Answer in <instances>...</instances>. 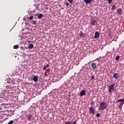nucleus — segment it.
<instances>
[{"label": "nucleus", "instance_id": "f257e3e1", "mask_svg": "<svg viewBox=\"0 0 124 124\" xmlns=\"http://www.w3.org/2000/svg\"><path fill=\"white\" fill-rule=\"evenodd\" d=\"M107 107H108V105H107V103L104 102H102L100 104V106L99 107V110H102V111H103L104 109H106Z\"/></svg>", "mask_w": 124, "mask_h": 124}, {"label": "nucleus", "instance_id": "f03ea898", "mask_svg": "<svg viewBox=\"0 0 124 124\" xmlns=\"http://www.w3.org/2000/svg\"><path fill=\"white\" fill-rule=\"evenodd\" d=\"M117 102H120L118 105L119 108L122 111L123 110V106H124V101L123 99H120L117 100Z\"/></svg>", "mask_w": 124, "mask_h": 124}, {"label": "nucleus", "instance_id": "7ed1b4c3", "mask_svg": "<svg viewBox=\"0 0 124 124\" xmlns=\"http://www.w3.org/2000/svg\"><path fill=\"white\" fill-rule=\"evenodd\" d=\"M115 83H113L112 84H111L110 86L108 87V93H112V91H115Z\"/></svg>", "mask_w": 124, "mask_h": 124}, {"label": "nucleus", "instance_id": "20e7f679", "mask_svg": "<svg viewBox=\"0 0 124 124\" xmlns=\"http://www.w3.org/2000/svg\"><path fill=\"white\" fill-rule=\"evenodd\" d=\"M89 112L91 114H95V109H93V107H91L89 108Z\"/></svg>", "mask_w": 124, "mask_h": 124}, {"label": "nucleus", "instance_id": "39448f33", "mask_svg": "<svg viewBox=\"0 0 124 124\" xmlns=\"http://www.w3.org/2000/svg\"><path fill=\"white\" fill-rule=\"evenodd\" d=\"M117 13L119 15H122L123 9L120 8H118L117 10Z\"/></svg>", "mask_w": 124, "mask_h": 124}, {"label": "nucleus", "instance_id": "423d86ee", "mask_svg": "<svg viewBox=\"0 0 124 124\" xmlns=\"http://www.w3.org/2000/svg\"><path fill=\"white\" fill-rule=\"evenodd\" d=\"M98 37H99V32H98V31H96L95 32L94 38H95V39H97V38H98Z\"/></svg>", "mask_w": 124, "mask_h": 124}, {"label": "nucleus", "instance_id": "0eeeda50", "mask_svg": "<svg viewBox=\"0 0 124 124\" xmlns=\"http://www.w3.org/2000/svg\"><path fill=\"white\" fill-rule=\"evenodd\" d=\"M83 95H86V90H82L80 93V96H83Z\"/></svg>", "mask_w": 124, "mask_h": 124}, {"label": "nucleus", "instance_id": "6e6552de", "mask_svg": "<svg viewBox=\"0 0 124 124\" xmlns=\"http://www.w3.org/2000/svg\"><path fill=\"white\" fill-rule=\"evenodd\" d=\"M40 4H38L37 5H35V7H36L35 9V10H40V9H41V8H40Z\"/></svg>", "mask_w": 124, "mask_h": 124}, {"label": "nucleus", "instance_id": "1a4fd4ad", "mask_svg": "<svg viewBox=\"0 0 124 124\" xmlns=\"http://www.w3.org/2000/svg\"><path fill=\"white\" fill-rule=\"evenodd\" d=\"M96 24H97V21H96V20H93L91 21V25L92 26H95V25H96Z\"/></svg>", "mask_w": 124, "mask_h": 124}, {"label": "nucleus", "instance_id": "9d476101", "mask_svg": "<svg viewBox=\"0 0 124 124\" xmlns=\"http://www.w3.org/2000/svg\"><path fill=\"white\" fill-rule=\"evenodd\" d=\"M91 66L93 69H95L96 68V63H92Z\"/></svg>", "mask_w": 124, "mask_h": 124}, {"label": "nucleus", "instance_id": "9b49d317", "mask_svg": "<svg viewBox=\"0 0 124 124\" xmlns=\"http://www.w3.org/2000/svg\"><path fill=\"white\" fill-rule=\"evenodd\" d=\"M80 37L85 38V33H83L82 31H80V33L79 34Z\"/></svg>", "mask_w": 124, "mask_h": 124}, {"label": "nucleus", "instance_id": "f8f14e48", "mask_svg": "<svg viewBox=\"0 0 124 124\" xmlns=\"http://www.w3.org/2000/svg\"><path fill=\"white\" fill-rule=\"evenodd\" d=\"M114 79H118L119 78V75L117 73H114L113 75Z\"/></svg>", "mask_w": 124, "mask_h": 124}, {"label": "nucleus", "instance_id": "ddd939ff", "mask_svg": "<svg viewBox=\"0 0 124 124\" xmlns=\"http://www.w3.org/2000/svg\"><path fill=\"white\" fill-rule=\"evenodd\" d=\"M84 1L86 4H88V3H91L93 1V0H84Z\"/></svg>", "mask_w": 124, "mask_h": 124}, {"label": "nucleus", "instance_id": "4468645a", "mask_svg": "<svg viewBox=\"0 0 124 124\" xmlns=\"http://www.w3.org/2000/svg\"><path fill=\"white\" fill-rule=\"evenodd\" d=\"M27 120L28 121H30V120H31V118L32 117V115L31 114H29V115L27 116Z\"/></svg>", "mask_w": 124, "mask_h": 124}, {"label": "nucleus", "instance_id": "2eb2a0df", "mask_svg": "<svg viewBox=\"0 0 124 124\" xmlns=\"http://www.w3.org/2000/svg\"><path fill=\"white\" fill-rule=\"evenodd\" d=\"M33 81H34V82H37V81H38V78H37V77H34L33 78Z\"/></svg>", "mask_w": 124, "mask_h": 124}, {"label": "nucleus", "instance_id": "dca6fc26", "mask_svg": "<svg viewBox=\"0 0 124 124\" xmlns=\"http://www.w3.org/2000/svg\"><path fill=\"white\" fill-rule=\"evenodd\" d=\"M33 48V44H31L28 46V48L29 49H32Z\"/></svg>", "mask_w": 124, "mask_h": 124}, {"label": "nucleus", "instance_id": "f3484780", "mask_svg": "<svg viewBox=\"0 0 124 124\" xmlns=\"http://www.w3.org/2000/svg\"><path fill=\"white\" fill-rule=\"evenodd\" d=\"M43 17V14H40L38 16V19H41Z\"/></svg>", "mask_w": 124, "mask_h": 124}, {"label": "nucleus", "instance_id": "a211bd4d", "mask_svg": "<svg viewBox=\"0 0 124 124\" xmlns=\"http://www.w3.org/2000/svg\"><path fill=\"white\" fill-rule=\"evenodd\" d=\"M13 48L14 49H18L19 48V46L18 45L14 46Z\"/></svg>", "mask_w": 124, "mask_h": 124}, {"label": "nucleus", "instance_id": "6ab92c4d", "mask_svg": "<svg viewBox=\"0 0 124 124\" xmlns=\"http://www.w3.org/2000/svg\"><path fill=\"white\" fill-rule=\"evenodd\" d=\"M116 10V5H113L111 10Z\"/></svg>", "mask_w": 124, "mask_h": 124}, {"label": "nucleus", "instance_id": "aec40b11", "mask_svg": "<svg viewBox=\"0 0 124 124\" xmlns=\"http://www.w3.org/2000/svg\"><path fill=\"white\" fill-rule=\"evenodd\" d=\"M31 24H33V25H35L36 24V21L33 20V21H31Z\"/></svg>", "mask_w": 124, "mask_h": 124}, {"label": "nucleus", "instance_id": "412c9836", "mask_svg": "<svg viewBox=\"0 0 124 124\" xmlns=\"http://www.w3.org/2000/svg\"><path fill=\"white\" fill-rule=\"evenodd\" d=\"M115 60L116 61H119V60H120V56L119 55L116 56L115 58Z\"/></svg>", "mask_w": 124, "mask_h": 124}, {"label": "nucleus", "instance_id": "4be33fe9", "mask_svg": "<svg viewBox=\"0 0 124 124\" xmlns=\"http://www.w3.org/2000/svg\"><path fill=\"white\" fill-rule=\"evenodd\" d=\"M66 6L68 8V7H70V4H69V3H68V2H66Z\"/></svg>", "mask_w": 124, "mask_h": 124}, {"label": "nucleus", "instance_id": "5701e85b", "mask_svg": "<svg viewBox=\"0 0 124 124\" xmlns=\"http://www.w3.org/2000/svg\"><path fill=\"white\" fill-rule=\"evenodd\" d=\"M14 124V121L13 120L10 121L8 123V124Z\"/></svg>", "mask_w": 124, "mask_h": 124}, {"label": "nucleus", "instance_id": "b1692460", "mask_svg": "<svg viewBox=\"0 0 124 124\" xmlns=\"http://www.w3.org/2000/svg\"><path fill=\"white\" fill-rule=\"evenodd\" d=\"M68 2H69V3H70V4H72L73 2V0H68Z\"/></svg>", "mask_w": 124, "mask_h": 124}, {"label": "nucleus", "instance_id": "393cba45", "mask_svg": "<svg viewBox=\"0 0 124 124\" xmlns=\"http://www.w3.org/2000/svg\"><path fill=\"white\" fill-rule=\"evenodd\" d=\"M100 116V114H99V113H97L96 114V117H97V118H98V117H99Z\"/></svg>", "mask_w": 124, "mask_h": 124}, {"label": "nucleus", "instance_id": "a878e982", "mask_svg": "<svg viewBox=\"0 0 124 124\" xmlns=\"http://www.w3.org/2000/svg\"><path fill=\"white\" fill-rule=\"evenodd\" d=\"M65 124H72V123L70 122H65Z\"/></svg>", "mask_w": 124, "mask_h": 124}, {"label": "nucleus", "instance_id": "bb28decb", "mask_svg": "<svg viewBox=\"0 0 124 124\" xmlns=\"http://www.w3.org/2000/svg\"><path fill=\"white\" fill-rule=\"evenodd\" d=\"M112 1L113 0H108V2L110 4L111 2H112Z\"/></svg>", "mask_w": 124, "mask_h": 124}, {"label": "nucleus", "instance_id": "cd10ccee", "mask_svg": "<svg viewBox=\"0 0 124 124\" xmlns=\"http://www.w3.org/2000/svg\"><path fill=\"white\" fill-rule=\"evenodd\" d=\"M32 19H33V16H31L29 17V20H32Z\"/></svg>", "mask_w": 124, "mask_h": 124}, {"label": "nucleus", "instance_id": "c85d7f7f", "mask_svg": "<svg viewBox=\"0 0 124 124\" xmlns=\"http://www.w3.org/2000/svg\"><path fill=\"white\" fill-rule=\"evenodd\" d=\"M46 68H47L46 67V66H45L43 67V69L44 70H45L46 71H47V70H46Z\"/></svg>", "mask_w": 124, "mask_h": 124}, {"label": "nucleus", "instance_id": "c756f323", "mask_svg": "<svg viewBox=\"0 0 124 124\" xmlns=\"http://www.w3.org/2000/svg\"><path fill=\"white\" fill-rule=\"evenodd\" d=\"M93 79H94V76H92L91 77V81H93Z\"/></svg>", "mask_w": 124, "mask_h": 124}, {"label": "nucleus", "instance_id": "7c9ffc66", "mask_svg": "<svg viewBox=\"0 0 124 124\" xmlns=\"http://www.w3.org/2000/svg\"><path fill=\"white\" fill-rule=\"evenodd\" d=\"M79 61H77V62H76V65H78V64H79Z\"/></svg>", "mask_w": 124, "mask_h": 124}, {"label": "nucleus", "instance_id": "2f4dec72", "mask_svg": "<svg viewBox=\"0 0 124 124\" xmlns=\"http://www.w3.org/2000/svg\"><path fill=\"white\" fill-rule=\"evenodd\" d=\"M45 66H46V68H47V67H49V64H46Z\"/></svg>", "mask_w": 124, "mask_h": 124}, {"label": "nucleus", "instance_id": "473e14b6", "mask_svg": "<svg viewBox=\"0 0 124 124\" xmlns=\"http://www.w3.org/2000/svg\"><path fill=\"white\" fill-rule=\"evenodd\" d=\"M45 77H47V72H45Z\"/></svg>", "mask_w": 124, "mask_h": 124}, {"label": "nucleus", "instance_id": "72a5a7b5", "mask_svg": "<svg viewBox=\"0 0 124 124\" xmlns=\"http://www.w3.org/2000/svg\"><path fill=\"white\" fill-rule=\"evenodd\" d=\"M94 104V103H93V101L91 102V105H93Z\"/></svg>", "mask_w": 124, "mask_h": 124}, {"label": "nucleus", "instance_id": "f704fd0d", "mask_svg": "<svg viewBox=\"0 0 124 124\" xmlns=\"http://www.w3.org/2000/svg\"><path fill=\"white\" fill-rule=\"evenodd\" d=\"M59 78H60V79H61V78H62V75H60V76H59Z\"/></svg>", "mask_w": 124, "mask_h": 124}, {"label": "nucleus", "instance_id": "c9c22d12", "mask_svg": "<svg viewBox=\"0 0 124 124\" xmlns=\"http://www.w3.org/2000/svg\"><path fill=\"white\" fill-rule=\"evenodd\" d=\"M72 124H76V121L74 122V123Z\"/></svg>", "mask_w": 124, "mask_h": 124}, {"label": "nucleus", "instance_id": "e433bc0d", "mask_svg": "<svg viewBox=\"0 0 124 124\" xmlns=\"http://www.w3.org/2000/svg\"><path fill=\"white\" fill-rule=\"evenodd\" d=\"M0 102H1V100L0 99Z\"/></svg>", "mask_w": 124, "mask_h": 124}, {"label": "nucleus", "instance_id": "4c0bfd02", "mask_svg": "<svg viewBox=\"0 0 124 124\" xmlns=\"http://www.w3.org/2000/svg\"><path fill=\"white\" fill-rule=\"evenodd\" d=\"M41 102H43V101H42V100H41V101H40Z\"/></svg>", "mask_w": 124, "mask_h": 124}]
</instances>
